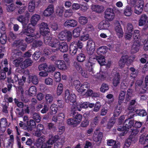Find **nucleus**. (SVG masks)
<instances>
[{"mask_svg":"<svg viewBox=\"0 0 148 148\" xmlns=\"http://www.w3.org/2000/svg\"><path fill=\"white\" fill-rule=\"evenodd\" d=\"M131 3L135 5L134 12L140 15L142 12L144 5L143 0H130Z\"/></svg>","mask_w":148,"mask_h":148,"instance_id":"1","label":"nucleus"},{"mask_svg":"<svg viewBox=\"0 0 148 148\" xmlns=\"http://www.w3.org/2000/svg\"><path fill=\"white\" fill-rule=\"evenodd\" d=\"M44 38L45 43L53 47H57L60 43L57 39L52 38L49 35L44 36Z\"/></svg>","mask_w":148,"mask_h":148,"instance_id":"2","label":"nucleus"},{"mask_svg":"<svg viewBox=\"0 0 148 148\" xmlns=\"http://www.w3.org/2000/svg\"><path fill=\"white\" fill-rule=\"evenodd\" d=\"M57 37L60 40H67L69 42L72 38V34L69 32L62 31L58 34Z\"/></svg>","mask_w":148,"mask_h":148,"instance_id":"3","label":"nucleus"},{"mask_svg":"<svg viewBox=\"0 0 148 148\" xmlns=\"http://www.w3.org/2000/svg\"><path fill=\"white\" fill-rule=\"evenodd\" d=\"M115 15L113 9L108 8L105 12V18L109 21H112L114 18Z\"/></svg>","mask_w":148,"mask_h":148,"instance_id":"4","label":"nucleus"},{"mask_svg":"<svg viewBox=\"0 0 148 148\" xmlns=\"http://www.w3.org/2000/svg\"><path fill=\"white\" fill-rule=\"evenodd\" d=\"M65 99L66 102L68 103L70 101L72 103H74L76 101V96L74 94H70L69 90L66 89L65 91Z\"/></svg>","mask_w":148,"mask_h":148,"instance_id":"5","label":"nucleus"},{"mask_svg":"<svg viewBox=\"0 0 148 148\" xmlns=\"http://www.w3.org/2000/svg\"><path fill=\"white\" fill-rule=\"evenodd\" d=\"M40 33L44 36L49 35L48 34L49 33V29L48 25L47 23L42 22L40 25Z\"/></svg>","mask_w":148,"mask_h":148,"instance_id":"6","label":"nucleus"},{"mask_svg":"<svg viewBox=\"0 0 148 148\" xmlns=\"http://www.w3.org/2000/svg\"><path fill=\"white\" fill-rule=\"evenodd\" d=\"M95 44L92 40H89L87 42V51L89 55L92 54L95 50Z\"/></svg>","mask_w":148,"mask_h":148,"instance_id":"7","label":"nucleus"},{"mask_svg":"<svg viewBox=\"0 0 148 148\" xmlns=\"http://www.w3.org/2000/svg\"><path fill=\"white\" fill-rule=\"evenodd\" d=\"M33 24H29L26 29L23 30L20 33V34L22 35L24 34L25 35L30 34L34 32V27Z\"/></svg>","mask_w":148,"mask_h":148,"instance_id":"8","label":"nucleus"},{"mask_svg":"<svg viewBox=\"0 0 148 148\" xmlns=\"http://www.w3.org/2000/svg\"><path fill=\"white\" fill-rule=\"evenodd\" d=\"M130 60V59H129V57L127 55L123 56L119 62V66L121 68L123 67L125 64H127L129 60Z\"/></svg>","mask_w":148,"mask_h":148,"instance_id":"9","label":"nucleus"},{"mask_svg":"<svg viewBox=\"0 0 148 148\" xmlns=\"http://www.w3.org/2000/svg\"><path fill=\"white\" fill-rule=\"evenodd\" d=\"M36 127V122L32 119H30L27 122V125H26L25 127L24 128L25 130H27L28 131H31L33 129Z\"/></svg>","mask_w":148,"mask_h":148,"instance_id":"10","label":"nucleus"},{"mask_svg":"<svg viewBox=\"0 0 148 148\" xmlns=\"http://www.w3.org/2000/svg\"><path fill=\"white\" fill-rule=\"evenodd\" d=\"M27 36L25 38V40L28 43L32 42L35 39H37L39 37V35L38 33L36 34H31L26 35Z\"/></svg>","mask_w":148,"mask_h":148,"instance_id":"11","label":"nucleus"},{"mask_svg":"<svg viewBox=\"0 0 148 148\" xmlns=\"http://www.w3.org/2000/svg\"><path fill=\"white\" fill-rule=\"evenodd\" d=\"M133 118H130L128 116L127 119H126L124 123V125L125 126L126 130L128 131L129 128L132 127L134 124V121L133 120H131V119Z\"/></svg>","mask_w":148,"mask_h":148,"instance_id":"12","label":"nucleus"},{"mask_svg":"<svg viewBox=\"0 0 148 148\" xmlns=\"http://www.w3.org/2000/svg\"><path fill=\"white\" fill-rule=\"evenodd\" d=\"M55 63L58 68L61 70H65L68 68V66L64 61L58 60L56 61Z\"/></svg>","mask_w":148,"mask_h":148,"instance_id":"13","label":"nucleus"},{"mask_svg":"<svg viewBox=\"0 0 148 148\" xmlns=\"http://www.w3.org/2000/svg\"><path fill=\"white\" fill-rule=\"evenodd\" d=\"M54 8L53 4H50L44 10L43 14L46 16H49L51 15L54 12Z\"/></svg>","mask_w":148,"mask_h":148,"instance_id":"14","label":"nucleus"},{"mask_svg":"<svg viewBox=\"0 0 148 148\" xmlns=\"http://www.w3.org/2000/svg\"><path fill=\"white\" fill-rule=\"evenodd\" d=\"M22 52L19 50L14 49L12 51L11 60L21 58L22 56Z\"/></svg>","mask_w":148,"mask_h":148,"instance_id":"15","label":"nucleus"},{"mask_svg":"<svg viewBox=\"0 0 148 148\" xmlns=\"http://www.w3.org/2000/svg\"><path fill=\"white\" fill-rule=\"evenodd\" d=\"M103 137V134L102 132H97L96 131L94 132L93 136V138L95 141L100 143Z\"/></svg>","mask_w":148,"mask_h":148,"instance_id":"16","label":"nucleus"},{"mask_svg":"<svg viewBox=\"0 0 148 148\" xmlns=\"http://www.w3.org/2000/svg\"><path fill=\"white\" fill-rule=\"evenodd\" d=\"M58 46H59L58 47L59 49L62 52H66L68 50V46L65 42H60Z\"/></svg>","mask_w":148,"mask_h":148,"instance_id":"17","label":"nucleus"},{"mask_svg":"<svg viewBox=\"0 0 148 148\" xmlns=\"http://www.w3.org/2000/svg\"><path fill=\"white\" fill-rule=\"evenodd\" d=\"M77 24V21L73 19H68L64 23V25L65 27H74L76 26Z\"/></svg>","mask_w":148,"mask_h":148,"instance_id":"18","label":"nucleus"},{"mask_svg":"<svg viewBox=\"0 0 148 148\" xmlns=\"http://www.w3.org/2000/svg\"><path fill=\"white\" fill-rule=\"evenodd\" d=\"M110 26V23L108 21L103 20L98 25V28L100 29H108Z\"/></svg>","mask_w":148,"mask_h":148,"instance_id":"19","label":"nucleus"},{"mask_svg":"<svg viewBox=\"0 0 148 148\" xmlns=\"http://www.w3.org/2000/svg\"><path fill=\"white\" fill-rule=\"evenodd\" d=\"M120 79V75L119 73H116L112 79L113 84L115 87H116L119 84Z\"/></svg>","mask_w":148,"mask_h":148,"instance_id":"20","label":"nucleus"},{"mask_svg":"<svg viewBox=\"0 0 148 148\" xmlns=\"http://www.w3.org/2000/svg\"><path fill=\"white\" fill-rule=\"evenodd\" d=\"M139 42L138 40L134 41L131 49V52L132 53H135L138 51L140 46Z\"/></svg>","mask_w":148,"mask_h":148,"instance_id":"21","label":"nucleus"},{"mask_svg":"<svg viewBox=\"0 0 148 148\" xmlns=\"http://www.w3.org/2000/svg\"><path fill=\"white\" fill-rule=\"evenodd\" d=\"M32 63V60L28 58L25 60L23 62H21L20 66L22 69H24L27 67L31 66Z\"/></svg>","mask_w":148,"mask_h":148,"instance_id":"22","label":"nucleus"},{"mask_svg":"<svg viewBox=\"0 0 148 148\" xmlns=\"http://www.w3.org/2000/svg\"><path fill=\"white\" fill-rule=\"evenodd\" d=\"M39 0H31L29 3L28 5V10L29 11L31 12H33L34 11L35 4V3L38 2Z\"/></svg>","mask_w":148,"mask_h":148,"instance_id":"23","label":"nucleus"},{"mask_svg":"<svg viewBox=\"0 0 148 148\" xmlns=\"http://www.w3.org/2000/svg\"><path fill=\"white\" fill-rule=\"evenodd\" d=\"M54 143L52 139L50 137L46 143H44L41 146V148H51Z\"/></svg>","mask_w":148,"mask_h":148,"instance_id":"24","label":"nucleus"},{"mask_svg":"<svg viewBox=\"0 0 148 148\" xmlns=\"http://www.w3.org/2000/svg\"><path fill=\"white\" fill-rule=\"evenodd\" d=\"M45 140V136L43 135L38 138L36 140L35 145L37 147H41Z\"/></svg>","mask_w":148,"mask_h":148,"instance_id":"25","label":"nucleus"},{"mask_svg":"<svg viewBox=\"0 0 148 148\" xmlns=\"http://www.w3.org/2000/svg\"><path fill=\"white\" fill-rule=\"evenodd\" d=\"M70 53L73 55H75L77 50V45L75 43H72L70 45Z\"/></svg>","mask_w":148,"mask_h":148,"instance_id":"26","label":"nucleus"},{"mask_svg":"<svg viewBox=\"0 0 148 148\" xmlns=\"http://www.w3.org/2000/svg\"><path fill=\"white\" fill-rule=\"evenodd\" d=\"M90 84L87 82L84 83L81 86H80L78 90V91L82 93L84 92L87 89L90 88Z\"/></svg>","mask_w":148,"mask_h":148,"instance_id":"27","label":"nucleus"},{"mask_svg":"<svg viewBox=\"0 0 148 148\" xmlns=\"http://www.w3.org/2000/svg\"><path fill=\"white\" fill-rule=\"evenodd\" d=\"M116 34L119 38L123 37V34L122 29L121 26L119 25L116 26L115 28Z\"/></svg>","mask_w":148,"mask_h":148,"instance_id":"28","label":"nucleus"},{"mask_svg":"<svg viewBox=\"0 0 148 148\" xmlns=\"http://www.w3.org/2000/svg\"><path fill=\"white\" fill-rule=\"evenodd\" d=\"M129 112L128 113V116H129L130 118H133L135 115L134 113L136 111L135 107L129 105L128 108Z\"/></svg>","mask_w":148,"mask_h":148,"instance_id":"29","label":"nucleus"},{"mask_svg":"<svg viewBox=\"0 0 148 148\" xmlns=\"http://www.w3.org/2000/svg\"><path fill=\"white\" fill-rule=\"evenodd\" d=\"M131 130V132L129 137L136 141L137 138L136 136L138 133L139 130L136 129H132Z\"/></svg>","mask_w":148,"mask_h":148,"instance_id":"30","label":"nucleus"},{"mask_svg":"<svg viewBox=\"0 0 148 148\" xmlns=\"http://www.w3.org/2000/svg\"><path fill=\"white\" fill-rule=\"evenodd\" d=\"M147 19V16L145 14H142L139 21L138 25L142 26L145 25Z\"/></svg>","mask_w":148,"mask_h":148,"instance_id":"31","label":"nucleus"},{"mask_svg":"<svg viewBox=\"0 0 148 148\" xmlns=\"http://www.w3.org/2000/svg\"><path fill=\"white\" fill-rule=\"evenodd\" d=\"M94 59L97 61L101 65H103L105 64V60L104 56H97Z\"/></svg>","mask_w":148,"mask_h":148,"instance_id":"32","label":"nucleus"},{"mask_svg":"<svg viewBox=\"0 0 148 148\" xmlns=\"http://www.w3.org/2000/svg\"><path fill=\"white\" fill-rule=\"evenodd\" d=\"M32 118L35 122L39 123L41 120L40 114L36 112H33L32 114Z\"/></svg>","mask_w":148,"mask_h":148,"instance_id":"33","label":"nucleus"},{"mask_svg":"<svg viewBox=\"0 0 148 148\" xmlns=\"http://www.w3.org/2000/svg\"><path fill=\"white\" fill-rule=\"evenodd\" d=\"M92 8L94 11L99 13L103 12L104 10V8L103 6L97 5L92 6Z\"/></svg>","mask_w":148,"mask_h":148,"instance_id":"34","label":"nucleus"},{"mask_svg":"<svg viewBox=\"0 0 148 148\" xmlns=\"http://www.w3.org/2000/svg\"><path fill=\"white\" fill-rule=\"evenodd\" d=\"M125 92L123 91H121L119 97L118 103L119 105H121L123 102L125 96Z\"/></svg>","mask_w":148,"mask_h":148,"instance_id":"35","label":"nucleus"},{"mask_svg":"<svg viewBox=\"0 0 148 148\" xmlns=\"http://www.w3.org/2000/svg\"><path fill=\"white\" fill-rule=\"evenodd\" d=\"M107 48L105 46L101 47L98 48L97 50V53L99 55H102L107 52Z\"/></svg>","mask_w":148,"mask_h":148,"instance_id":"36","label":"nucleus"},{"mask_svg":"<svg viewBox=\"0 0 148 148\" xmlns=\"http://www.w3.org/2000/svg\"><path fill=\"white\" fill-rule=\"evenodd\" d=\"M132 10L131 7L128 6H126L124 11V14L126 16H129L132 14Z\"/></svg>","mask_w":148,"mask_h":148,"instance_id":"37","label":"nucleus"},{"mask_svg":"<svg viewBox=\"0 0 148 148\" xmlns=\"http://www.w3.org/2000/svg\"><path fill=\"white\" fill-rule=\"evenodd\" d=\"M74 119L75 120V121L77 123L78 125L81 121L82 116L80 114H79L76 112H74L73 115Z\"/></svg>","mask_w":148,"mask_h":148,"instance_id":"38","label":"nucleus"},{"mask_svg":"<svg viewBox=\"0 0 148 148\" xmlns=\"http://www.w3.org/2000/svg\"><path fill=\"white\" fill-rule=\"evenodd\" d=\"M40 17V15L38 14L33 15L31 18V23L35 25L39 20Z\"/></svg>","mask_w":148,"mask_h":148,"instance_id":"39","label":"nucleus"},{"mask_svg":"<svg viewBox=\"0 0 148 148\" xmlns=\"http://www.w3.org/2000/svg\"><path fill=\"white\" fill-rule=\"evenodd\" d=\"M136 141L135 140L131 138H130L129 137V138L127 139L125 142L124 148H127L129 147L130 145L132 142L135 143Z\"/></svg>","mask_w":148,"mask_h":148,"instance_id":"40","label":"nucleus"},{"mask_svg":"<svg viewBox=\"0 0 148 148\" xmlns=\"http://www.w3.org/2000/svg\"><path fill=\"white\" fill-rule=\"evenodd\" d=\"M81 30L80 27H77L75 28L73 31V35L74 37L77 38L80 35V33Z\"/></svg>","mask_w":148,"mask_h":148,"instance_id":"41","label":"nucleus"},{"mask_svg":"<svg viewBox=\"0 0 148 148\" xmlns=\"http://www.w3.org/2000/svg\"><path fill=\"white\" fill-rule=\"evenodd\" d=\"M16 9L15 5L14 3H11L9 5H8L7 6V10L10 12H11L14 11Z\"/></svg>","mask_w":148,"mask_h":148,"instance_id":"42","label":"nucleus"},{"mask_svg":"<svg viewBox=\"0 0 148 148\" xmlns=\"http://www.w3.org/2000/svg\"><path fill=\"white\" fill-rule=\"evenodd\" d=\"M45 98L47 103H51L53 101V97L52 95L50 94H46Z\"/></svg>","mask_w":148,"mask_h":148,"instance_id":"43","label":"nucleus"},{"mask_svg":"<svg viewBox=\"0 0 148 148\" xmlns=\"http://www.w3.org/2000/svg\"><path fill=\"white\" fill-rule=\"evenodd\" d=\"M77 121L74 119L70 118L68 119L67 120V123L68 125H73L75 126L78 125Z\"/></svg>","mask_w":148,"mask_h":148,"instance_id":"44","label":"nucleus"},{"mask_svg":"<svg viewBox=\"0 0 148 148\" xmlns=\"http://www.w3.org/2000/svg\"><path fill=\"white\" fill-rule=\"evenodd\" d=\"M133 90L130 89H128L127 91V94L126 95V98L127 101H129L130 99V98L133 95Z\"/></svg>","mask_w":148,"mask_h":148,"instance_id":"45","label":"nucleus"},{"mask_svg":"<svg viewBox=\"0 0 148 148\" xmlns=\"http://www.w3.org/2000/svg\"><path fill=\"white\" fill-rule=\"evenodd\" d=\"M8 125L7 120L5 118H2L0 121V125L1 127H5Z\"/></svg>","mask_w":148,"mask_h":148,"instance_id":"46","label":"nucleus"},{"mask_svg":"<svg viewBox=\"0 0 148 148\" xmlns=\"http://www.w3.org/2000/svg\"><path fill=\"white\" fill-rule=\"evenodd\" d=\"M88 20L86 17L81 16L79 18V22L81 24L85 25L88 22Z\"/></svg>","mask_w":148,"mask_h":148,"instance_id":"47","label":"nucleus"},{"mask_svg":"<svg viewBox=\"0 0 148 148\" xmlns=\"http://www.w3.org/2000/svg\"><path fill=\"white\" fill-rule=\"evenodd\" d=\"M5 29L4 23L2 21L0 20V33L1 34L5 33Z\"/></svg>","mask_w":148,"mask_h":148,"instance_id":"48","label":"nucleus"},{"mask_svg":"<svg viewBox=\"0 0 148 148\" xmlns=\"http://www.w3.org/2000/svg\"><path fill=\"white\" fill-rule=\"evenodd\" d=\"M36 91V88L34 86H32L29 88L28 90V94L30 96H32L35 94Z\"/></svg>","mask_w":148,"mask_h":148,"instance_id":"49","label":"nucleus"},{"mask_svg":"<svg viewBox=\"0 0 148 148\" xmlns=\"http://www.w3.org/2000/svg\"><path fill=\"white\" fill-rule=\"evenodd\" d=\"M50 114H56L57 111V108L56 106V105L55 104H52L51 105L50 107Z\"/></svg>","mask_w":148,"mask_h":148,"instance_id":"50","label":"nucleus"},{"mask_svg":"<svg viewBox=\"0 0 148 148\" xmlns=\"http://www.w3.org/2000/svg\"><path fill=\"white\" fill-rule=\"evenodd\" d=\"M63 87V85L62 84L60 83L58 84L57 90V94L58 95H60L62 93Z\"/></svg>","mask_w":148,"mask_h":148,"instance_id":"51","label":"nucleus"},{"mask_svg":"<svg viewBox=\"0 0 148 148\" xmlns=\"http://www.w3.org/2000/svg\"><path fill=\"white\" fill-rule=\"evenodd\" d=\"M134 40L135 41L136 40L139 39L140 38V31L138 30H134L133 34Z\"/></svg>","mask_w":148,"mask_h":148,"instance_id":"52","label":"nucleus"},{"mask_svg":"<svg viewBox=\"0 0 148 148\" xmlns=\"http://www.w3.org/2000/svg\"><path fill=\"white\" fill-rule=\"evenodd\" d=\"M64 8L62 7H58L56 10V14L60 16L62 15V14L64 12Z\"/></svg>","mask_w":148,"mask_h":148,"instance_id":"53","label":"nucleus"},{"mask_svg":"<svg viewBox=\"0 0 148 148\" xmlns=\"http://www.w3.org/2000/svg\"><path fill=\"white\" fill-rule=\"evenodd\" d=\"M23 41L21 40H16L14 42L13 44V45L14 47H16L19 48L22 45Z\"/></svg>","mask_w":148,"mask_h":148,"instance_id":"54","label":"nucleus"},{"mask_svg":"<svg viewBox=\"0 0 148 148\" xmlns=\"http://www.w3.org/2000/svg\"><path fill=\"white\" fill-rule=\"evenodd\" d=\"M42 44L43 42L41 41L35 40L33 42V46L34 47H40Z\"/></svg>","mask_w":148,"mask_h":148,"instance_id":"55","label":"nucleus"},{"mask_svg":"<svg viewBox=\"0 0 148 148\" xmlns=\"http://www.w3.org/2000/svg\"><path fill=\"white\" fill-rule=\"evenodd\" d=\"M109 89V86L106 84H103L100 88V91L102 92H105Z\"/></svg>","mask_w":148,"mask_h":148,"instance_id":"56","label":"nucleus"},{"mask_svg":"<svg viewBox=\"0 0 148 148\" xmlns=\"http://www.w3.org/2000/svg\"><path fill=\"white\" fill-rule=\"evenodd\" d=\"M5 34H1V36L0 37V42L2 44H5L6 41V37Z\"/></svg>","mask_w":148,"mask_h":148,"instance_id":"57","label":"nucleus"},{"mask_svg":"<svg viewBox=\"0 0 148 148\" xmlns=\"http://www.w3.org/2000/svg\"><path fill=\"white\" fill-rule=\"evenodd\" d=\"M85 56L84 54L83 53L79 54L77 57L78 61L80 62L84 61L85 60Z\"/></svg>","mask_w":148,"mask_h":148,"instance_id":"58","label":"nucleus"},{"mask_svg":"<svg viewBox=\"0 0 148 148\" xmlns=\"http://www.w3.org/2000/svg\"><path fill=\"white\" fill-rule=\"evenodd\" d=\"M26 79V77L23 76H22L21 78H19L18 80V85L21 86H23L25 83Z\"/></svg>","mask_w":148,"mask_h":148,"instance_id":"59","label":"nucleus"},{"mask_svg":"<svg viewBox=\"0 0 148 148\" xmlns=\"http://www.w3.org/2000/svg\"><path fill=\"white\" fill-rule=\"evenodd\" d=\"M29 77L31 79L32 82L33 84L36 85L38 84V81L37 76L36 75L30 76Z\"/></svg>","mask_w":148,"mask_h":148,"instance_id":"60","label":"nucleus"},{"mask_svg":"<svg viewBox=\"0 0 148 148\" xmlns=\"http://www.w3.org/2000/svg\"><path fill=\"white\" fill-rule=\"evenodd\" d=\"M59 119V123H62L64 120L65 115L64 113L61 112L58 114V115Z\"/></svg>","mask_w":148,"mask_h":148,"instance_id":"61","label":"nucleus"},{"mask_svg":"<svg viewBox=\"0 0 148 148\" xmlns=\"http://www.w3.org/2000/svg\"><path fill=\"white\" fill-rule=\"evenodd\" d=\"M55 70V68L53 65H50L48 66L47 65V67L45 71L48 72H51L54 71Z\"/></svg>","mask_w":148,"mask_h":148,"instance_id":"62","label":"nucleus"},{"mask_svg":"<svg viewBox=\"0 0 148 148\" xmlns=\"http://www.w3.org/2000/svg\"><path fill=\"white\" fill-rule=\"evenodd\" d=\"M134 29L133 25L131 23H128L126 27V32H132Z\"/></svg>","mask_w":148,"mask_h":148,"instance_id":"63","label":"nucleus"},{"mask_svg":"<svg viewBox=\"0 0 148 148\" xmlns=\"http://www.w3.org/2000/svg\"><path fill=\"white\" fill-rule=\"evenodd\" d=\"M73 66L79 72L82 70V68L80 64L79 63L75 62L73 63Z\"/></svg>","mask_w":148,"mask_h":148,"instance_id":"64","label":"nucleus"}]
</instances>
